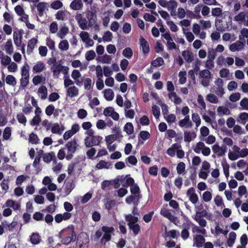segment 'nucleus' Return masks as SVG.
<instances>
[{
    "label": "nucleus",
    "instance_id": "obj_39",
    "mask_svg": "<svg viewBox=\"0 0 248 248\" xmlns=\"http://www.w3.org/2000/svg\"><path fill=\"white\" fill-rule=\"evenodd\" d=\"M194 239L196 243V246L198 248L202 247L203 244L205 242L204 237L201 235H196Z\"/></svg>",
    "mask_w": 248,
    "mask_h": 248
},
{
    "label": "nucleus",
    "instance_id": "obj_35",
    "mask_svg": "<svg viewBox=\"0 0 248 248\" xmlns=\"http://www.w3.org/2000/svg\"><path fill=\"white\" fill-rule=\"evenodd\" d=\"M63 68V66L61 64H54L51 67L54 76L58 77Z\"/></svg>",
    "mask_w": 248,
    "mask_h": 248
},
{
    "label": "nucleus",
    "instance_id": "obj_30",
    "mask_svg": "<svg viewBox=\"0 0 248 248\" xmlns=\"http://www.w3.org/2000/svg\"><path fill=\"white\" fill-rule=\"evenodd\" d=\"M5 204L7 207H12L15 210H17L20 208V204L12 200H7Z\"/></svg>",
    "mask_w": 248,
    "mask_h": 248
},
{
    "label": "nucleus",
    "instance_id": "obj_63",
    "mask_svg": "<svg viewBox=\"0 0 248 248\" xmlns=\"http://www.w3.org/2000/svg\"><path fill=\"white\" fill-rule=\"evenodd\" d=\"M16 118L19 123L22 124L24 125H26L27 123V119L24 115L22 113H19L17 115Z\"/></svg>",
    "mask_w": 248,
    "mask_h": 248
},
{
    "label": "nucleus",
    "instance_id": "obj_58",
    "mask_svg": "<svg viewBox=\"0 0 248 248\" xmlns=\"http://www.w3.org/2000/svg\"><path fill=\"white\" fill-rule=\"evenodd\" d=\"M124 130L128 134H131L134 131L133 126L132 123H127L124 127Z\"/></svg>",
    "mask_w": 248,
    "mask_h": 248
},
{
    "label": "nucleus",
    "instance_id": "obj_45",
    "mask_svg": "<svg viewBox=\"0 0 248 248\" xmlns=\"http://www.w3.org/2000/svg\"><path fill=\"white\" fill-rule=\"evenodd\" d=\"M183 33L188 42H191L194 40L195 37L192 33L188 31V29H183Z\"/></svg>",
    "mask_w": 248,
    "mask_h": 248
},
{
    "label": "nucleus",
    "instance_id": "obj_10",
    "mask_svg": "<svg viewBox=\"0 0 248 248\" xmlns=\"http://www.w3.org/2000/svg\"><path fill=\"white\" fill-rule=\"evenodd\" d=\"M23 31L18 30L15 31L13 33V39L15 45L17 47L21 46L22 40L23 38Z\"/></svg>",
    "mask_w": 248,
    "mask_h": 248
},
{
    "label": "nucleus",
    "instance_id": "obj_32",
    "mask_svg": "<svg viewBox=\"0 0 248 248\" xmlns=\"http://www.w3.org/2000/svg\"><path fill=\"white\" fill-rule=\"evenodd\" d=\"M74 188V185L73 180L70 179L69 181L66 182L65 186V193L66 195H69L73 189Z\"/></svg>",
    "mask_w": 248,
    "mask_h": 248
},
{
    "label": "nucleus",
    "instance_id": "obj_52",
    "mask_svg": "<svg viewBox=\"0 0 248 248\" xmlns=\"http://www.w3.org/2000/svg\"><path fill=\"white\" fill-rule=\"evenodd\" d=\"M178 6L177 2L173 0H170L168 2L167 8L169 11L171 10L176 9Z\"/></svg>",
    "mask_w": 248,
    "mask_h": 248
},
{
    "label": "nucleus",
    "instance_id": "obj_20",
    "mask_svg": "<svg viewBox=\"0 0 248 248\" xmlns=\"http://www.w3.org/2000/svg\"><path fill=\"white\" fill-rule=\"evenodd\" d=\"M38 40L35 38H32L28 41L27 50L28 54L33 52V49L36 46Z\"/></svg>",
    "mask_w": 248,
    "mask_h": 248
},
{
    "label": "nucleus",
    "instance_id": "obj_5",
    "mask_svg": "<svg viewBox=\"0 0 248 248\" xmlns=\"http://www.w3.org/2000/svg\"><path fill=\"white\" fill-rule=\"evenodd\" d=\"M102 139V137L94 135L91 137H86L84 140V143L87 147H91L93 145H99Z\"/></svg>",
    "mask_w": 248,
    "mask_h": 248
},
{
    "label": "nucleus",
    "instance_id": "obj_23",
    "mask_svg": "<svg viewBox=\"0 0 248 248\" xmlns=\"http://www.w3.org/2000/svg\"><path fill=\"white\" fill-rule=\"evenodd\" d=\"M140 43L143 53L144 54L148 53L149 51V46L147 41L143 37H140Z\"/></svg>",
    "mask_w": 248,
    "mask_h": 248
},
{
    "label": "nucleus",
    "instance_id": "obj_64",
    "mask_svg": "<svg viewBox=\"0 0 248 248\" xmlns=\"http://www.w3.org/2000/svg\"><path fill=\"white\" fill-rule=\"evenodd\" d=\"M240 105L244 110H248V98L245 97L240 102Z\"/></svg>",
    "mask_w": 248,
    "mask_h": 248
},
{
    "label": "nucleus",
    "instance_id": "obj_22",
    "mask_svg": "<svg viewBox=\"0 0 248 248\" xmlns=\"http://www.w3.org/2000/svg\"><path fill=\"white\" fill-rule=\"evenodd\" d=\"M67 95L70 97L77 96L78 94V89L75 86L69 87L67 88Z\"/></svg>",
    "mask_w": 248,
    "mask_h": 248
},
{
    "label": "nucleus",
    "instance_id": "obj_6",
    "mask_svg": "<svg viewBox=\"0 0 248 248\" xmlns=\"http://www.w3.org/2000/svg\"><path fill=\"white\" fill-rule=\"evenodd\" d=\"M123 138L122 132L119 128L113 129V134L106 137V141L108 144H111L115 140H120Z\"/></svg>",
    "mask_w": 248,
    "mask_h": 248
},
{
    "label": "nucleus",
    "instance_id": "obj_16",
    "mask_svg": "<svg viewBox=\"0 0 248 248\" xmlns=\"http://www.w3.org/2000/svg\"><path fill=\"white\" fill-rule=\"evenodd\" d=\"M179 125L181 127L191 128L193 126V123L190 121L189 116H186L179 122Z\"/></svg>",
    "mask_w": 248,
    "mask_h": 248
},
{
    "label": "nucleus",
    "instance_id": "obj_7",
    "mask_svg": "<svg viewBox=\"0 0 248 248\" xmlns=\"http://www.w3.org/2000/svg\"><path fill=\"white\" fill-rule=\"evenodd\" d=\"M193 150L196 153L200 154L201 153L203 155H209L211 152L210 149L205 146L204 144L202 142H198L194 146Z\"/></svg>",
    "mask_w": 248,
    "mask_h": 248
},
{
    "label": "nucleus",
    "instance_id": "obj_48",
    "mask_svg": "<svg viewBox=\"0 0 248 248\" xmlns=\"http://www.w3.org/2000/svg\"><path fill=\"white\" fill-rule=\"evenodd\" d=\"M192 119L193 122L195 123L196 127H198L200 126L201 123V120L198 113H193L192 114Z\"/></svg>",
    "mask_w": 248,
    "mask_h": 248
},
{
    "label": "nucleus",
    "instance_id": "obj_38",
    "mask_svg": "<svg viewBox=\"0 0 248 248\" xmlns=\"http://www.w3.org/2000/svg\"><path fill=\"white\" fill-rule=\"evenodd\" d=\"M59 48L62 51L67 50L69 48V44L67 40H62L58 45Z\"/></svg>",
    "mask_w": 248,
    "mask_h": 248
},
{
    "label": "nucleus",
    "instance_id": "obj_40",
    "mask_svg": "<svg viewBox=\"0 0 248 248\" xmlns=\"http://www.w3.org/2000/svg\"><path fill=\"white\" fill-rule=\"evenodd\" d=\"M5 82L7 84L13 87L16 84V78L11 75H9L6 77Z\"/></svg>",
    "mask_w": 248,
    "mask_h": 248
},
{
    "label": "nucleus",
    "instance_id": "obj_1",
    "mask_svg": "<svg viewBox=\"0 0 248 248\" xmlns=\"http://www.w3.org/2000/svg\"><path fill=\"white\" fill-rule=\"evenodd\" d=\"M59 237L62 238L61 242L66 246L71 242L75 241L77 236L74 226L73 225H70L62 229L59 233Z\"/></svg>",
    "mask_w": 248,
    "mask_h": 248
},
{
    "label": "nucleus",
    "instance_id": "obj_37",
    "mask_svg": "<svg viewBox=\"0 0 248 248\" xmlns=\"http://www.w3.org/2000/svg\"><path fill=\"white\" fill-rule=\"evenodd\" d=\"M63 130L64 129L61 128L58 123H55L51 126V132L53 133L61 135Z\"/></svg>",
    "mask_w": 248,
    "mask_h": 248
},
{
    "label": "nucleus",
    "instance_id": "obj_62",
    "mask_svg": "<svg viewBox=\"0 0 248 248\" xmlns=\"http://www.w3.org/2000/svg\"><path fill=\"white\" fill-rule=\"evenodd\" d=\"M84 88L86 90H89L92 88V79L90 78H86L83 81Z\"/></svg>",
    "mask_w": 248,
    "mask_h": 248
},
{
    "label": "nucleus",
    "instance_id": "obj_46",
    "mask_svg": "<svg viewBox=\"0 0 248 248\" xmlns=\"http://www.w3.org/2000/svg\"><path fill=\"white\" fill-rule=\"evenodd\" d=\"M140 187L137 184L133 185L130 187V191L132 195L139 197L140 195Z\"/></svg>",
    "mask_w": 248,
    "mask_h": 248
},
{
    "label": "nucleus",
    "instance_id": "obj_29",
    "mask_svg": "<svg viewBox=\"0 0 248 248\" xmlns=\"http://www.w3.org/2000/svg\"><path fill=\"white\" fill-rule=\"evenodd\" d=\"M66 146L68 149L70 154L75 153L77 149L78 145L75 140L68 142L66 144Z\"/></svg>",
    "mask_w": 248,
    "mask_h": 248
},
{
    "label": "nucleus",
    "instance_id": "obj_12",
    "mask_svg": "<svg viewBox=\"0 0 248 248\" xmlns=\"http://www.w3.org/2000/svg\"><path fill=\"white\" fill-rule=\"evenodd\" d=\"M234 154H238L237 155H248V149L244 148L240 150V148L236 145L232 147V151L230 150L228 155H234Z\"/></svg>",
    "mask_w": 248,
    "mask_h": 248
},
{
    "label": "nucleus",
    "instance_id": "obj_47",
    "mask_svg": "<svg viewBox=\"0 0 248 248\" xmlns=\"http://www.w3.org/2000/svg\"><path fill=\"white\" fill-rule=\"evenodd\" d=\"M112 58L110 56L105 54L100 57V61L103 63L109 64L111 63Z\"/></svg>",
    "mask_w": 248,
    "mask_h": 248
},
{
    "label": "nucleus",
    "instance_id": "obj_60",
    "mask_svg": "<svg viewBox=\"0 0 248 248\" xmlns=\"http://www.w3.org/2000/svg\"><path fill=\"white\" fill-rule=\"evenodd\" d=\"M46 78L42 76H36L32 79V82L35 85H37L45 80Z\"/></svg>",
    "mask_w": 248,
    "mask_h": 248
},
{
    "label": "nucleus",
    "instance_id": "obj_56",
    "mask_svg": "<svg viewBox=\"0 0 248 248\" xmlns=\"http://www.w3.org/2000/svg\"><path fill=\"white\" fill-rule=\"evenodd\" d=\"M87 22L88 20L83 17L78 23L81 29L82 30H88V27L87 26Z\"/></svg>",
    "mask_w": 248,
    "mask_h": 248
},
{
    "label": "nucleus",
    "instance_id": "obj_61",
    "mask_svg": "<svg viewBox=\"0 0 248 248\" xmlns=\"http://www.w3.org/2000/svg\"><path fill=\"white\" fill-rule=\"evenodd\" d=\"M212 198V194L210 191H206L202 194V200L205 202H209Z\"/></svg>",
    "mask_w": 248,
    "mask_h": 248
},
{
    "label": "nucleus",
    "instance_id": "obj_50",
    "mask_svg": "<svg viewBox=\"0 0 248 248\" xmlns=\"http://www.w3.org/2000/svg\"><path fill=\"white\" fill-rule=\"evenodd\" d=\"M63 6L62 3L60 0H56L51 3L50 7L54 10H58Z\"/></svg>",
    "mask_w": 248,
    "mask_h": 248
},
{
    "label": "nucleus",
    "instance_id": "obj_24",
    "mask_svg": "<svg viewBox=\"0 0 248 248\" xmlns=\"http://www.w3.org/2000/svg\"><path fill=\"white\" fill-rule=\"evenodd\" d=\"M69 28L65 26H62L57 33V36L60 39H63L66 35L69 33Z\"/></svg>",
    "mask_w": 248,
    "mask_h": 248
},
{
    "label": "nucleus",
    "instance_id": "obj_11",
    "mask_svg": "<svg viewBox=\"0 0 248 248\" xmlns=\"http://www.w3.org/2000/svg\"><path fill=\"white\" fill-rule=\"evenodd\" d=\"M160 214L164 217H165L169 219L170 221L173 222L175 225H177L175 223V221L177 219V217L172 215L169 209L166 208H162L160 211Z\"/></svg>",
    "mask_w": 248,
    "mask_h": 248
},
{
    "label": "nucleus",
    "instance_id": "obj_14",
    "mask_svg": "<svg viewBox=\"0 0 248 248\" xmlns=\"http://www.w3.org/2000/svg\"><path fill=\"white\" fill-rule=\"evenodd\" d=\"M16 13L17 16L20 17V20H24L27 18L28 15L25 13V10L22 6L20 5H16L14 8Z\"/></svg>",
    "mask_w": 248,
    "mask_h": 248
},
{
    "label": "nucleus",
    "instance_id": "obj_41",
    "mask_svg": "<svg viewBox=\"0 0 248 248\" xmlns=\"http://www.w3.org/2000/svg\"><path fill=\"white\" fill-rule=\"evenodd\" d=\"M196 137V134L194 132H184V140L185 141L190 142L193 140Z\"/></svg>",
    "mask_w": 248,
    "mask_h": 248
},
{
    "label": "nucleus",
    "instance_id": "obj_3",
    "mask_svg": "<svg viewBox=\"0 0 248 248\" xmlns=\"http://www.w3.org/2000/svg\"><path fill=\"white\" fill-rule=\"evenodd\" d=\"M101 230L104 234L101 239V243L105 244L111 240L112 234L113 233L115 230L113 227L103 226L101 227Z\"/></svg>",
    "mask_w": 248,
    "mask_h": 248
},
{
    "label": "nucleus",
    "instance_id": "obj_25",
    "mask_svg": "<svg viewBox=\"0 0 248 248\" xmlns=\"http://www.w3.org/2000/svg\"><path fill=\"white\" fill-rule=\"evenodd\" d=\"M37 93L42 100H45L47 96V89L45 86H41L38 90Z\"/></svg>",
    "mask_w": 248,
    "mask_h": 248
},
{
    "label": "nucleus",
    "instance_id": "obj_51",
    "mask_svg": "<svg viewBox=\"0 0 248 248\" xmlns=\"http://www.w3.org/2000/svg\"><path fill=\"white\" fill-rule=\"evenodd\" d=\"M55 16L59 20L64 21L66 19L65 13L63 11H59L55 15Z\"/></svg>",
    "mask_w": 248,
    "mask_h": 248
},
{
    "label": "nucleus",
    "instance_id": "obj_9",
    "mask_svg": "<svg viewBox=\"0 0 248 248\" xmlns=\"http://www.w3.org/2000/svg\"><path fill=\"white\" fill-rule=\"evenodd\" d=\"M167 153L169 155H184V152L181 150V146L178 143H175L172 145V147L168 149Z\"/></svg>",
    "mask_w": 248,
    "mask_h": 248
},
{
    "label": "nucleus",
    "instance_id": "obj_43",
    "mask_svg": "<svg viewBox=\"0 0 248 248\" xmlns=\"http://www.w3.org/2000/svg\"><path fill=\"white\" fill-rule=\"evenodd\" d=\"M40 236L38 233H32L30 240L31 243L33 245H37L40 243Z\"/></svg>",
    "mask_w": 248,
    "mask_h": 248
},
{
    "label": "nucleus",
    "instance_id": "obj_2",
    "mask_svg": "<svg viewBox=\"0 0 248 248\" xmlns=\"http://www.w3.org/2000/svg\"><path fill=\"white\" fill-rule=\"evenodd\" d=\"M211 76V73L208 69H204L200 71L199 78L201 79V83L203 86L206 87L209 85Z\"/></svg>",
    "mask_w": 248,
    "mask_h": 248
},
{
    "label": "nucleus",
    "instance_id": "obj_49",
    "mask_svg": "<svg viewBox=\"0 0 248 248\" xmlns=\"http://www.w3.org/2000/svg\"><path fill=\"white\" fill-rule=\"evenodd\" d=\"M46 45L52 50L55 49V42L51 38L47 37L46 39Z\"/></svg>",
    "mask_w": 248,
    "mask_h": 248
},
{
    "label": "nucleus",
    "instance_id": "obj_19",
    "mask_svg": "<svg viewBox=\"0 0 248 248\" xmlns=\"http://www.w3.org/2000/svg\"><path fill=\"white\" fill-rule=\"evenodd\" d=\"M182 226L184 228L181 232V236L184 240H186L189 236L188 230L190 228V224L189 223H184Z\"/></svg>",
    "mask_w": 248,
    "mask_h": 248
},
{
    "label": "nucleus",
    "instance_id": "obj_8",
    "mask_svg": "<svg viewBox=\"0 0 248 248\" xmlns=\"http://www.w3.org/2000/svg\"><path fill=\"white\" fill-rule=\"evenodd\" d=\"M79 36L82 41L85 44L86 48L93 46L94 42L90 37L89 34L88 32L82 31L80 32Z\"/></svg>",
    "mask_w": 248,
    "mask_h": 248
},
{
    "label": "nucleus",
    "instance_id": "obj_4",
    "mask_svg": "<svg viewBox=\"0 0 248 248\" xmlns=\"http://www.w3.org/2000/svg\"><path fill=\"white\" fill-rule=\"evenodd\" d=\"M121 156H109L108 157V161L101 160L97 164L96 167L98 169H102L104 168L108 169L111 168L114 161H110V160H117L119 159Z\"/></svg>",
    "mask_w": 248,
    "mask_h": 248
},
{
    "label": "nucleus",
    "instance_id": "obj_13",
    "mask_svg": "<svg viewBox=\"0 0 248 248\" xmlns=\"http://www.w3.org/2000/svg\"><path fill=\"white\" fill-rule=\"evenodd\" d=\"M71 77L75 80V83L78 86L81 85L83 79L81 78V74L78 70H74L72 73Z\"/></svg>",
    "mask_w": 248,
    "mask_h": 248
},
{
    "label": "nucleus",
    "instance_id": "obj_44",
    "mask_svg": "<svg viewBox=\"0 0 248 248\" xmlns=\"http://www.w3.org/2000/svg\"><path fill=\"white\" fill-rule=\"evenodd\" d=\"M223 15L222 8L216 7L212 9V15L214 16L221 17Z\"/></svg>",
    "mask_w": 248,
    "mask_h": 248
},
{
    "label": "nucleus",
    "instance_id": "obj_42",
    "mask_svg": "<svg viewBox=\"0 0 248 248\" xmlns=\"http://www.w3.org/2000/svg\"><path fill=\"white\" fill-rule=\"evenodd\" d=\"M128 228L132 231L135 236L137 235L140 231V226L138 223L130 225Z\"/></svg>",
    "mask_w": 248,
    "mask_h": 248
},
{
    "label": "nucleus",
    "instance_id": "obj_27",
    "mask_svg": "<svg viewBox=\"0 0 248 248\" xmlns=\"http://www.w3.org/2000/svg\"><path fill=\"white\" fill-rule=\"evenodd\" d=\"M45 64L42 62H38L33 67L32 70L35 73H40L46 69Z\"/></svg>",
    "mask_w": 248,
    "mask_h": 248
},
{
    "label": "nucleus",
    "instance_id": "obj_33",
    "mask_svg": "<svg viewBox=\"0 0 248 248\" xmlns=\"http://www.w3.org/2000/svg\"><path fill=\"white\" fill-rule=\"evenodd\" d=\"M237 121L243 124H245L248 121V113L247 112L241 113L237 119Z\"/></svg>",
    "mask_w": 248,
    "mask_h": 248
},
{
    "label": "nucleus",
    "instance_id": "obj_54",
    "mask_svg": "<svg viewBox=\"0 0 248 248\" xmlns=\"http://www.w3.org/2000/svg\"><path fill=\"white\" fill-rule=\"evenodd\" d=\"M206 99L210 103L217 104L218 102L217 97L214 94L210 93L206 96Z\"/></svg>",
    "mask_w": 248,
    "mask_h": 248
},
{
    "label": "nucleus",
    "instance_id": "obj_59",
    "mask_svg": "<svg viewBox=\"0 0 248 248\" xmlns=\"http://www.w3.org/2000/svg\"><path fill=\"white\" fill-rule=\"evenodd\" d=\"M123 55L128 59H130L133 55V51L130 47H126L124 49Z\"/></svg>",
    "mask_w": 248,
    "mask_h": 248
},
{
    "label": "nucleus",
    "instance_id": "obj_36",
    "mask_svg": "<svg viewBox=\"0 0 248 248\" xmlns=\"http://www.w3.org/2000/svg\"><path fill=\"white\" fill-rule=\"evenodd\" d=\"M104 97L108 101L112 100L114 96V93L112 90L110 89H106L104 91Z\"/></svg>",
    "mask_w": 248,
    "mask_h": 248
},
{
    "label": "nucleus",
    "instance_id": "obj_17",
    "mask_svg": "<svg viewBox=\"0 0 248 248\" xmlns=\"http://www.w3.org/2000/svg\"><path fill=\"white\" fill-rule=\"evenodd\" d=\"M233 19L239 24H244L246 21V13L245 12H241L236 15Z\"/></svg>",
    "mask_w": 248,
    "mask_h": 248
},
{
    "label": "nucleus",
    "instance_id": "obj_26",
    "mask_svg": "<svg viewBox=\"0 0 248 248\" xmlns=\"http://www.w3.org/2000/svg\"><path fill=\"white\" fill-rule=\"evenodd\" d=\"M182 54L185 60L188 63H190L194 60L193 54L190 51H183Z\"/></svg>",
    "mask_w": 248,
    "mask_h": 248
},
{
    "label": "nucleus",
    "instance_id": "obj_18",
    "mask_svg": "<svg viewBox=\"0 0 248 248\" xmlns=\"http://www.w3.org/2000/svg\"><path fill=\"white\" fill-rule=\"evenodd\" d=\"M125 219L127 222L128 226L138 223L139 218L138 217L134 216L132 214L125 215Z\"/></svg>",
    "mask_w": 248,
    "mask_h": 248
},
{
    "label": "nucleus",
    "instance_id": "obj_31",
    "mask_svg": "<svg viewBox=\"0 0 248 248\" xmlns=\"http://www.w3.org/2000/svg\"><path fill=\"white\" fill-rule=\"evenodd\" d=\"M217 114L219 116L223 115H228L230 114V111L229 109L224 106H219L217 109Z\"/></svg>",
    "mask_w": 248,
    "mask_h": 248
},
{
    "label": "nucleus",
    "instance_id": "obj_21",
    "mask_svg": "<svg viewBox=\"0 0 248 248\" xmlns=\"http://www.w3.org/2000/svg\"><path fill=\"white\" fill-rule=\"evenodd\" d=\"M47 3L45 2H41L38 3L35 6L38 12V15L42 16L46 10V9Z\"/></svg>",
    "mask_w": 248,
    "mask_h": 248
},
{
    "label": "nucleus",
    "instance_id": "obj_57",
    "mask_svg": "<svg viewBox=\"0 0 248 248\" xmlns=\"http://www.w3.org/2000/svg\"><path fill=\"white\" fill-rule=\"evenodd\" d=\"M164 61L161 57H158L155 60H154L151 64L155 67L160 66L164 64Z\"/></svg>",
    "mask_w": 248,
    "mask_h": 248
},
{
    "label": "nucleus",
    "instance_id": "obj_55",
    "mask_svg": "<svg viewBox=\"0 0 248 248\" xmlns=\"http://www.w3.org/2000/svg\"><path fill=\"white\" fill-rule=\"evenodd\" d=\"M49 31L51 33H55L58 32V25L56 21L52 22L49 26Z\"/></svg>",
    "mask_w": 248,
    "mask_h": 248
},
{
    "label": "nucleus",
    "instance_id": "obj_15",
    "mask_svg": "<svg viewBox=\"0 0 248 248\" xmlns=\"http://www.w3.org/2000/svg\"><path fill=\"white\" fill-rule=\"evenodd\" d=\"M244 43L240 41H237L229 46L230 50L232 52L238 51L244 48Z\"/></svg>",
    "mask_w": 248,
    "mask_h": 248
},
{
    "label": "nucleus",
    "instance_id": "obj_34",
    "mask_svg": "<svg viewBox=\"0 0 248 248\" xmlns=\"http://www.w3.org/2000/svg\"><path fill=\"white\" fill-rule=\"evenodd\" d=\"M5 50L6 52L11 55L14 52V47L11 39H8L5 45Z\"/></svg>",
    "mask_w": 248,
    "mask_h": 248
},
{
    "label": "nucleus",
    "instance_id": "obj_53",
    "mask_svg": "<svg viewBox=\"0 0 248 248\" xmlns=\"http://www.w3.org/2000/svg\"><path fill=\"white\" fill-rule=\"evenodd\" d=\"M95 56H96V54H95V52L93 50H91L88 51L86 53L85 58L87 61H90L94 59Z\"/></svg>",
    "mask_w": 248,
    "mask_h": 248
},
{
    "label": "nucleus",
    "instance_id": "obj_28",
    "mask_svg": "<svg viewBox=\"0 0 248 248\" xmlns=\"http://www.w3.org/2000/svg\"><path fill=\"white\" fill-rule=\"evenodd\" d=\"M71 9L74 10H80L83 7V4L81 0H74L70 5Z\"/></svg>",
    "mask_w": 248,
    "mask_h": 248
}]
</instances>
